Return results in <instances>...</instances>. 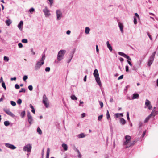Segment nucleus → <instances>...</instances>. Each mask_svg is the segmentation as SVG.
<instances>
[{
	"label": "nucleus",
	"mask_w": 158,
	"mask_h": 158,
	"mask_svg": "<svg viewBox=\"0 0 158 158\" xmlns=\"http://www.w3.org/2000/svg\"><path fill=\"white\" fill-rule=\"evenodd\" d=\"M118 54L119 55L123 56L125 58L126 57H127V55L124 53L121 52H118Z\"/></svg>",
	"instance_id": "4be33fe9"
},
{
	"label": "nucleus",
	"mask_w": 158,
	"mask_h": 158,
	"mask_svg": "<svg viewBox=\"0 0 158 158\" xmlns=\"http://www.w3.org/2000/svg\"><path fill=\"white\" fill-rule=\"evenodd\" d=\"M56 15L57 20H58L60 19L62 16V13L60 10H57L56 11Z\"/></svg>",
	"instance_id": "6e6552de"
},
{
	"label": "nucleus",
	"mask_w": 158,
	"mask_h": 158,
	"mask_svg": "<svg viewBox=\"0 0 158 158\" xmlns=\"http://www.w3.org/2000/svg\"><path fill=\"white\" fill-rule=\"evenodd\" d=\"M44 64L43 62H41L40 61H38L35 67V70H38Z\"/></svg>",
	"instance_id": "9d476101"
},
{
	"label": "nucleus",
	"mask_w": 158,
	"mask_h": 158,
	"mask_svg": "<svg viewBox=\"0 0 158 158\" xmlns=\"http://www.w3.org/2000/svg\"><path fill=\"white\" fill-rule=\"evenodd\" d=\"M18 46H19V48H21L23 46L22 44L21 43H19V44H18Z\"/></svg>",
	"instance_id": "3c124183"
},
{
	"label": "nucleus",
	"mask_w": 158,
	"mask_h": 158,
	"mask_svg": "<svg viewBox=\"0 0 158 158\" xmlns=\"http://www.w3.org/2000/svg\"><path fill=\"white\" fill-rule=\"evenodd\" d=\"M50 68L49 67H47L45 69V70L46 72H49L50 71Z\"/></svg>",
	"instance_id": "49530a36"
},
{
	"label": "nucleus",
	"mask_w": 158,
	"mask_h": 158,
	"mask_svg": "<svg viewBox=\"0 0 158 158\" xmlns=\"http://www.w3.org/2000/svg\"><path fill=\"white\" fill-rule=\"evenodd\" d=\"M74 149L77 152L78 154H80V153L79 150L78 149H77L75 147V148H74Z\"/></svg>",
	"instance_id": "052dcab7"
},
{
	"label": "nucleus",
	"mask_w": 158,
	"mask_h": 158,
	"mask_svg": "<svg viewBox=\"0 0 158 158\" xmlns=\"http://www.w3.org/2000/svg\"><path fill=\"white\" fill-rule=\"evenodd\" d=\"M17 103L19 104H20L22 103V100L20 99H19L17 101Z\"/></svg>",
	"instance_id": "ea45409f"
},
{
	"label": "nucleus",
	"mask_w": 158,
	"mask_h": 158,
	"mask_svg": "<svg viewBox=\"0 0 158 158\" xmlns=\"http://www.w3.org/2000/svg\"><path fill=\"white\" fill-rule=\"evenodd\" d=\"M3 110L8 115L11 116L12 117H14L15 116L14 114L12 113L10 111L9 109L4 108L3 109Z\"/></svg>",
	"instance_id": "f8f14e48"
},
{
	"label": "nucleus",
	"mask_w": 158,
	"mask_h": 158,
	"mask_svg": "<svg viewBox=\"0 0 158 158\" xmlns=\"http://www.w3.org/2000/svg\"><path fill=\"white\" fill-rule=\"evenodd\" d=\"M107 46L110 52H112L113 49L110 44L109 43L108 41L106 42Z\"/></svg>",
	"instance_id": "f3484780"
},
{
	"label": "nucleus",
	"mask_w": 158,
	"mask_h": 158,
	"mask_svg": "<svg viewBox=\"0 0 158 158\" xmlns=\"http://www.w3.org/2000/svg\"><path fill=\"white\" fill-rule=\"evenodd\" d=\"M4 60L8 62L9 60V58L5 56L4 57Z\"/></svg>",
	"instance_id": "c9c22d12"
},
{
	"label": "nucleus",
	"mask_w": 158,
	"mask_h": 158,
	"mask_svg": "<svg viewBox=\"0 0 158 158\" xmlns=\"http://www.w3.org/2000/svg\"><path fill=\"white\" fill-rule=\"evenodd\" d=\"M23 22L22 21H21L19 23L18 25V27L20 29L23 26Z\"/></svg>",
	"instance_id": "aec40b11"
},
{
	"label": "nucleus",
	"mask_w": 158,
	"mask_h": 158,
	"mask_svg": "<svg viewBox=\"0 0 158 158\" xmlns=\"http://www.w3.org/2000/svg\"><path fill=\"white\" fill-rule=\"evenodd\" d=\"M85 135L83 133H81L77 135V137L79 138H83L85 137Z\"/></svg>",
	"instance_id": "5701e85b"
},
{
	"label": "nucleus",
	"mask_w": 158,
	"mask_h": 158,
	"mask_svg": "<svg viewBox=\"0 0 158 158\" xmlns=\"http://www.w3.org/2000/svg\"><path fill=\"white\" fill-rule=\"evenodd\" d=\"M26 91V90L24 88H22L19 91V93L21 92H24L25 93Z\"/></svg>",
	"instance_id": "473e14b6"
},
{
	"label": "nucleus",
	"mask_w": 158,
	"mask_h": 158,
	"mask_svg": "<svg viewBox=\"0 0 158 158\" xmlns=\"http://www.w3.org/2000/svg\"><path fill=\"white\" fill-rule=\"evenodd\" d=\"M136 141L134 140L132 142H131L130 144H128L126 147V148H128L131 146L133 145L136 143Z\"/></svg>",
	"instance_id": "a211bd4d"
},
{
	"label": "nucleus",
	"mask_w": 158,
	"mask_h": 158,
	"mask_svg": "<svg viewBox=\"0 0 158 158\" xmlns=\"http://www.w3.org/2000/svg\"><path fill=\"white\" fill-rule=\"evenodd\" d=\"M10 103L13 106H15L16 105V103L13 101H11Z\"/></svg>",
	"instance_id": "58836bf2"
},
{
	"label": "nucleus",
	"mask_w": 158,
	"mask_h": 158,
	"mask_svg": "<svg viewBox=\"0 0 158 158\" xmlns=\"http://www.w3.org/2000/svg\"><path fill=\"white\" fill-rule=\"evenodd\" d=\"M106 118L107 120H110L111 118L110 117V116L109 113V112L108 110H107L106 113Z\"/></svg>",
	"instance_id": "412c9836"
},
{
	"label": "nucleus",
	"mask_w": 158,
	"mask_h": 158,
	"mask_svg": "<svg viewBox=\"0 0 158 158\" xmlns=\"http://www.w3.org/2000/svg\"><path fill=\"white\" fill-rule=\"evenodd\" d=\"M71 98L73 100H77V98L74 95H72L71 96Z\"/></svg>",
	"instance_id": "c756f323"
},
{
	"label": "nucleus",
	"mask_w": 158,
	"mask_h": 158,
	"mask_svg": "<svg viewBox=\"0 0 158 158\" xmlns=\"http://www.w3.org/2000/svg\"><path fill=\"white\" fill-rule=\"evenodd\" d=\"M48 102V100L47 97L45 94H44L43 98V102L47 108L49 106V103Z\"/></svg>",
	"instance_id": "20e7f679"
},
{
	"label": "nucleus",
	"mask_w": 158,
	"mask_h": 158,
	"mask_svg": "<svg viewBox=\"0 0 158 158\" xmlns=\"http://www.w3.org/2000/svg\"><path fill=\"white\" fill-rule=\"evenodd\" d=\"M99 104L101 106V108H102L103 106V102H102L99 101Z\"/></svg>",
	"instance_id": "de8ad7c7"
},
{
	"label": "nucleus",
	"mask_w": 158,
	"mask_h": 158,
	"mask_svg": "<svg viewBox=\"0 0 158 158\" xmlns=\"http://www.w3.org/2000/svg\"><path fill=\"white\" fill-rule=\"evenodd\" d=\"M65 53L66 51L64 50H60L58 52L57 56V59L58 61H61L63 59Z\"/></svg>",
	"instance_id": "f257e3e1"
},
{
	"label": "nucleus",
	"mask_w": 158,
	"mask_h": 158,
	"mask_svg": "<svg viewBox=\"0 0 158 158\" xmlns=\"http://www.w3.org/2000/svg\"><path fill=\"white\" fill-rule=\"evenodd\" d=\"M5 22L7 25L9 26L12 22L10 19H7L6 21Z\"/></svg>",
	"instance_id": "a878e982"
},
{
	"label": "nucleus",
	"mask_w": 158,
	"mask_h": 158,
	"mask_svg": "<svg viewBox=\"0 0 158 158\" xmlns=\"http://www.w3.org/2000/svg\"><path fill=\"white\" fill-rule=\"evenodd\" d=\"M2 87L4 88L5 90H6V88L5 85V83L4 82H2Z\"/></svg>",
	"instance_id": "f704fd0d"
},
{
	"label": "nucleus",
	"mask_w": 158,
	"mask_h": 158,
	"mask_svg": "<svg viewBox=\"0 0 158 158\" xmlns=\"http://www.w3.org/2000/svg\"><path fill=\"white\" fill-rule=\"evenodd\" d=\"M145 108H148L149 110H151L152 109V106L149 100L146 99L145 105Z\"/></svg>",
	"instance_id": "1a4fd4ad"
},
{
	"label": "nucleus",
	"mask_w": 158,
	"mask_h": 158,
	"mask_svg": "<svg viewBox=\"0 0 158 158\" xmlns=\"http://www.w3.org/2000/svg\"><path fill=\"white\" fill-rule=\"evenodd\" d=\"M25 115V111L24 110L20 114V116L22 118H23Z\"/></svg>",
	"instance_id": "cd10ccee"
},
{
	"label": "nucleus",
	"mask_w": 158,
	"mask_h": 158,
	"mask_svg": "<svg viewBox=\"0 0 158 158\" xmlns=\"http://www.w3.org/2000/svg\"><path fill=\"white\" fill-rule=\"evenodd\" d=\"M123 75H122L121 76H120L118 78V80H120V79H123Z\"/></svg>",
	"instance_id": "8fccbe9b"
},
{
	"label": "nucleus",
	"mask_w": 158,
	"mask_h": 158,
	"mask_svg": "<svg viewBox=\"0 0 158 158\" xmlns=\"http://www.w3.org/2000/svg\"><path fill=\"white\" fill-rule=\"evenodd\" d=\"M10 124V122L9 121H6L4 122V124L6 126H8Z\"/></svg>",
	"instance_id": "7c9ffc66"
},
{
	"label": "nucleus",
	"mask_w": 158,
	"mask_h": 158,
	"mask_svg": "<svg viewBox=\"0 0 158 158\" xmlns=\"http://www.w3.org/2000/svg\"><path fill=\"white\" fill-rule=\"evenodd\" d=\"M118 26L120 29V31H121L122 33H123V25L122 23H121L120 22H118Z\"/></svg>",
	"instance_id": "dca6fc26"
},
{
	"label": "nucleus",
	"mask_w": 158,
	"mask_h": 158,
	"mask_svg": "<svg viewBox=\"0 0 158 158\" xmlns=\"http://www.w3.org/2000/svg\"><path fill=\"white\" fill-rule=\"evenodd\" d=\"M119 60L122 63L124 61V60L122 57L120 58H119Z\"/></svg>",
	"instance_id": "864d4df0"
},
{
	"label": "nucleus",
	"mask_w": 158,
	"mask_h": 158,
	"mask_svg": "<svg viewBox=\"0 0 158 158\" xmlns=\"http://www.w3.org/2000/svg\"><path fill=\"white\" fill-rule=\"evenodd\" d=\"M34 10H35L34 9V8H31L30 9H29V12H30L31 13L32 12H33V11H34Z\"/></svg>",
	"instance_id": "37998d69"
},
{
	"label": "nucleus",
	"mask_w": 158,
	"mask_h": 158,
	"mask_svg": "<svg viewBox=\"0 0 158 158\" xmlns=\"http://www.w3.org/2000/svg\"><path fill=\"white\" fill-rule=\"evenodd\" d=\"M135 15L138 19H139V15L137 13H135Z\"/></svg>",
	"instance_id": "13d9d810"
},
{
	"label": "nucleus",
	"mask_w": 158,
	"mask_h": 158,
	"mask_svg": "<svg viewBox=\"0 0 158 158\" xmlns=\"http://www.w3.org/2000/svg\"><path fill=\"white\" fill-rule=\"evenodd\" d=\"M134 23L135 24H136L137 23L136 19L135 17L134 18Z\"/></svg>",
	"instance_id": "4c0bfd02"
},
{
	"label": "nucleus",
	"mask_w": 158,
	"mask_h": 158,
	"mask_svg": "<svg viewBox=\"0 0 158 158\" xmlns=\"http://www.w3.org/2000/svg\"><path fill=\"white\" fill-rule=\"evenodd\" d=\"M43 12H44L46 17L50 15L49 10L47 8V7H46L43 10Z\"/></svg>",
	"instance_id": "9b49d317"
},
{
	"label": "nucleus",
	"mask_w": 158,
	"mask_h": 158,
	"mask_svg": "<svg viewBox=\"0 0 158 158\" xmlns=\"http://www.w3.org/2000/svg\"><path fill=\"white\" fill-rule=\"evenodd\" d=\"M37 131L40 135H41L42 134V131L39 127H38L37 128Z\"/></svg>",
	"instance_id": "c85d7f7f"
},
{
	"label": "nucleus",
	"mask_w": 158,
	"mask_h": 158,
	"mask_svg": "<svg viewBox=\"0 0 158 158\" xmlns=\"http://www.w3.org/2000/svg\"><path fill=\"white\" fill-rule=\"evenodd\" d=\"M15 87L16 89H19L20 88L19 86L17 84L15 85Z\"/></svg>",
	"instance_id": "09e8293b"
},
{
	"label": "nucleus",
	"mask_w": 158,
	"mask_h": 158,
	"mask_svg": "<svg viewBox=\"0 0 158 158\" xmlns=\"http://www.w3.org/2000/svg\"><path fill=\"white\" fill-rule=\"evenodd\" d=\"M10 79L12 81H13V80L15 81L16 79V77H13V78H11Z\"/></svg>",
	"instance_id": "69168bd1"
},
{
	"label": "nucleus",
	"mask_w": 158,
	"mask_h": 158,
	"mask_svg": "<svg viewBox=\"0 0 158 158\" xmlns=\"http://www.w3.org/2000/svg\"><path fill=\"white\" fill-rule=\"evenodd\" d=\"M31 52L32 53V54L33 55H34L35 54V52L33 51V48H31Z\"/></svg>",
	"instance_id": "4d7b16f0"
},
{
	"label": "nucleus",
	"mask_w": 158,
	"mask_h": 158,
	"mask_svg": "<svg viewBox=\"0 0 158 158\" xmlns=\"http://www.w3.org/2000/svg\"><path fill=\"white\" fill-rule=\"evenodd\" d=\"M5 145L7 147L10 148L11 149H15L16 148V147L14 146L13 145L11 144L6 143L5 144Z\"/></svg>",
	"instance_id": "4468645a"
},
{
	"label": "nucleus",
	"mask_w": 158,
	"mask_h": 158,
	"mask_svg": "<svg viewBox=\"0 0 158 158\" xmlns=\"http://www.w3.org/2000/svg\"><path fill=\"white\" fill-rule=\"evenodd\" d=\"M156 52H154L149 57L147 62V65L148 66L150 67L152 64L155 58Z\"/></svg>",
	"instance_id": "f03ea898"
},
{
	"label": "nucleus",
	"mask_w": 158,
	"mask_h": 158,
	"mask_svg": "<svg viewBox=\"0 0 158 158\" xmlns=\"http://www.w3.org/2000/svg\"><path fill=\"white\" fill-rule=\"evenodd\" d=\"M50 2L51 5H52L53 3V0H48Z\"/></svg>",
	"instance_id": "e2e57ef3"
},
{
	"label": "nucleus",
	"mask_w": 158,
	"mask_h": 158,
	"mask_svg": "<svg viewBox=\"0 0 158 158\" xmlns=\"http://www.w3.org/2000/svg\"><path fill=\"white\" fill-rule=\"evenodd\" d=\"M109 124H110V130H113L112 127V126L111 125V121H109Z\"/></svg>",
	"instance_id": "603ef678"
},
{
	"label": "nucleus",
	"mask_w": 158,
	"mask_h": 158,
	"mask_svg": "<svg viewBox=\"0 0 158 158\" xmlns=\"http://www.w3.org/2000/svg\"><path fill=\"white\" fill-rule=\"evenodd\" d=\"M132 69L133 70L136 71L137 70V68H136L135 66H133L132 68Z\"/></svg>",
	"instance_id": "680f3d73"
},
{
	"label": "nucleus",
	"mask_w": 158,
	"mask_h": 158,
	"mask_svg": "<svg viewBox=\"0 0 158 158\" xmlns=\"http://www.w3.org/2000/svg\"><path fill=\"white\" fill-rule=\"evenodd\" d=\"M28 89L29 90L31 91L33 89V87L32 85H30L28 86Z\"/></svg>",
	"instance_id": "79ce46f5"
},
{
	"label": "nucleus",
	"mask_w": 158,
	"mask_h": 158,
	"mask_svg": "<svg viewBox=\"0 0 158 158\" xmlns=\"http://www.w3.org/2000/svg\"><path fill=\"white\" fill-rule=\"evenodd\" d=\"M28 78V77L27 76V75H24V76H23V80L24 81H25L26 80H27V79Z\"/></svg>",
	"instance_id": "a18cd8bd"
},
{
	"label": "nucleus",
	"mask_w": 158,
	"mask_h": 158,
	"mask_svg": "<svg viewBox=\"0 0 158 158\" xmlns=\"http://www.w3.org/2000/svg\"><path fill=\"white\" fill-rule=\"evenodd\" d=\"M90 31V29L89 27H86L85 28V33L86 34H88L89 33Z\"/></svg>",
	"instance_id": "bb28decb"
},
{
	"label": "nucleus",
	"mask_w": 158,
	"mask_h": 158,
	"mask_svg": "<svg viewBox=\"0 0 158 158\" xmlns=\"http://www.w3.org/2000/svg\"><path fill=\"white\" fill-rule=\"evenodd\" d=\"M71 33V31L69 30H68L66 32V34L68 35H69Z\"/></svg>",
	"instance_id": "774afa93"
},
{
	"label": "nucleus",
	"mask_w": 158,
	"mask_h": 158,
	"mask_svg": "<svg viewBox=\"0 0 158 158\" xmlns=\"http://www.w3.org/2000/svg\"><path fill=\"white\" fill-rule=\"evenodd\" d=\"M115 116L116 118H118L120 117V115H119V113H116L115 114Z\"/></svg>",
	"instance_id": "bf43d9fd"
},
{
	"label": "nucleus",
	"mask_w": 158,
	"mask_h": 158,
	"mask_svg": "<svg viewBox=\"0 0 158 158\" xmlns=\"http://www.w3.org/2000/svg\"><path fill=\"white\" fill-rule=\"evenodd\" d=\"M126 71L127 72H128L129 71V67L128 65H126L125 66Z\"/></svg>",
	"instance_id": "c03bdc74"
},
{
	"label": "nucleus",
	"mask_w": 158,
	"mask_h": 158,
	"mask_svg": "<svg viewBox=\"0 0 158 158\" xmlns=\"http://www.w3.org/2000/svg\"><path fill=\"white\" fill-rule=\"evenodd\" d=\"M120 123L122 125H124L126 123V121L123 118H120Z\"/></svg>",
	"instance_id": "6ab92c4d"
},
{
	"label": "nucleus",
	"mask_w": 158,
	"mask_h": 158,
	"mask_svg": "<svg viewBox=\"0 0 158 158\" xmlns=\"http://www.w3.org/2000/svg\"><path fill=\"white\" fill-rule=\"evenodd\" d=\"M62 146L65 151H67L68 150V146L66 144L63 143Z\"/></svg>",
	"instance_id": "b1692460"
},
{
	"label": "nucleus",
	"mask_w": 158,
	"mask_h": 158,
	"mask_svg": "<svg viewBox=\"0 0 158 158\" xmlns=\"http://www.w3.org/2000/svg\"><path fill=\"white\" fill-rule=\"evenodd\" d=\"M125 141L123 143L124 145H127L128 143H130L131 139V137L129 135H126L125 137Z\"/></svg>",
	"instance_id": "39448f33"
},
{
	"label": "nucleus",
	"mask_w": 158,
	"mask_h": 158,
	"mask_svg": "<svg viewBox=\"0 0 158 158\" xmlns=\"http://www.w3.org/2000/svg\"><path fill=\"white\" fill-rule=\"evenodd\" d=\"M49 148H48L47 151V154H46V158H49Z\"/></svg>",
	"instance_id": "2f4dec72"
},
{
	"label": "nucleus",
	"mask_w": 158,
	"mask_h": 158,
	"mask_svg": "<svg viewBox=\"0 0 158 158\" xmlns=\"http://www.w3.org/2000/svg\"><path fill=\"white\" fill-rule=\"evenodd\" d=\"M127 119L129 121L130 120V118L129 116V112L128 111L127 112Z\"/></svg>",
	"instance_id": "a19ab883"
},
{
	"label": "nucleus",
	"mask_w": 158,
	"mask_h": 158,
	"mask_svg": "<svg viewBox=\"0 0 158 158\" xmlns=\"http://www.w3.org/2000/svg\"><path fill=\"white\" fill-rule=\"evenodd\" d=\"M154 107V109L155 108ZM158 114V112L157 111H155L153 109L151 112V113L148 116L144 121V123H146L149 120L151 116L154 117L156 115H157Z\"/></svg>",
	"instance_id": "7ed1b4c3"
},
{
	"label": "nucleus",
	"mask_w": 158,
	"mask_h": 158,
	"mask_svg": "<svg viewBox=\"0 0 158 158\" xmlns=\"http://www.w3.org/2000/svg\"><path fill=\"white\" fill-rule=\"evenodd\" d=\"M32 148L31 144H27L23 148V150L24 151H27L28 152H31Z\"/></svg>",
	"instance_id": "423d86ee"
},
{
	"label": "nucleus",
	"mask_w": 158,
	"mask_h": 158,
	"mask_svg": "<svg viewBox=\"0 0 158 158\" xmlns=\"http://www.w3.org/2000/svg\"><path fill=\"white\" fill-rule=\"evenodd\" d=\"M127 62H128V64L130 66H132V65L131 63L130 62V61H129V60H127Z\"/></svg>",
	"instance_id": "0e129e2a"
},
{
	"label": "nucleus",
	"mask_w": 158,
	"mask_h": 158,
	"mask_svg": "<svg viewBox=\"0 0 158 158\" xmlns=\"http://www.w3.org/2000/svg\"><path fill=\"white\" fill-rule=\"evenodd\" d=\"M22 42L23 43H27L28 42V40L27 39H23L22 40Z\"/></svg>",
	"instance_id": "72a5a7b5"
},
{
	"label": "nucleus",
	"mask_w": 158,
	"mask_h": 158,
	"mask_svg": "<svg viewBox=\"0 0 158 158\" xmlns=\"http://www.w3.org/2000/svg\"><path fill=\"white\" fill-rule=\"evenodd\" d=\"M27 117L28 118V120L29 123L30 125L32 123L31 122L32 120V117L31 115V114L29 112H28L27 113Z\"/></svg>",
	"instance_id": "2eb2a0df"
},
{
	"label": "nucleus",
	"mask_w": 158,
	"mask_h": 158,
	"mask_svg": "<svg viewBox=\"0 0 158 158\" xmlns=\"http://www.w3.org/2000/svg\"><path fill=\"white\" fill-rule=\"evenodd\" d=\"M139 127H140L142 125V123L141 122H139Z\"/></svg>",
	"instance_id": "338daca9"
},
{
	"label": "nucleus",
	"mask_w": 158,
	"mask_h": 158,
	"mask_svg": "<svg viewBox=\"0 0 158 158\" xmlns=\"http://www.w3.org/2000/svg\"><path fill=\"white\" fill-rule=\"evenodd\" d=\"M139 96L138 94L134 93L133 94L131 98H129V100H134L135 99H138L139 98Z\"/></svg>",
	"instance_id": "ddd939ff"
},
{
	"label": "nucleus",
	"mask_w": 158,
	"mask_h": 158,
	"mask_svg": "<svg viewBox=\"0 0 158 158\" xmlns=\"http://www.w3.org/2000/svg\"><path fill=\"white\" fill-rule=\"evenodd\" d=\"M147 35L149 38L150 40L152 41L153 40L152 38L148 32L147 33Z\"/></svg>",
	"instance_id": "e433bc0d"
},
{
	"label": "nucleus",
	"mask_w": 158,
	"mask_h": 158,
	"mask_svg": "<svg viewBox=\"0 0 158 158\" xmlns=\"http://www.w3.org/2000/svg\"><path fill=\"white\" fill-rule=\"evenodd\" d=\"M146 133V131H143V134H142V137H143L145 135Z\"/></svg>",
	"instance_id": "5fc2aeb1"
},
{
	"label": "nucleus",
	"mask_w": 158,
	"mask_h": 158,
	"mask_svg": "<svg viewBox=\"0 0 158 158\" xmlns=\"http://www.w3.org/2000/svg\"><path fill=\"white\" fill-rule=\"evenodd\" d=\"M45 59V56L44 54H42V58H41L40 60V61L41 62H43V64H44V61Z\"/></svg>",
	"instance_id": "393cba45"
},
{
	"label": "nucleus",
	"mask_w": 158,
	"mask_h": 158,
	"mask_svg": "<svg viewBox=\"0 0 158 158\" xmlns=\"http://www.w3.org/2000/svg\"><path fill=\"white\" fill-rule=\"evenodd\" d=\"M126 58L127 59H128V60H129V61H131V58H130V57L129 56H128L127 55V57H126L125 58Z\"/></svg>",
	"instance_id": "6e6d98bb"
},
{
	"label": "nucleus",
	"mask_w": 158,
	"mask_h": 158,
	"mask_svg": "<svg viewBox=\"0 0 158 158\" xmlns=\"http://www.w3.org/2000/svg\"><path fill=\"white\" fill-rule=\"evenodd\" d=\"M93 75L95 77L97 84L99 85V74L97 69H96L94 70Z\"/></svg>",
	"instance_id": "0eeeda50"
}]
</instances>
